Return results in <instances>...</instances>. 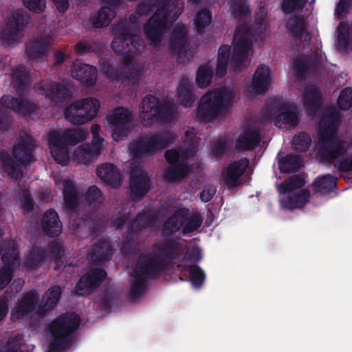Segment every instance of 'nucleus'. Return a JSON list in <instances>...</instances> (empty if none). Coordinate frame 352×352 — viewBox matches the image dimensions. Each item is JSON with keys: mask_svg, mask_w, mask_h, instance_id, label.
I'll use <instances>...</instances> for the list:
<instances>
[{"mask_svg": "<svg viewBox=\"0 0 352 352\" xmlns=\"http://www.w3.org/2000/svg\"><path fill=\"white\" fill-rule=\"evenodd\" d=\"M100 126L94 124L91 127L93 135L92 146L83 144L75 147L73 143L84 141L88 135L82 129L67 130L64 133L52 131L49 136V147L54 160L58 164L66 165L69 160L76 164L87 163L100 154L104 140L99 135Z\"/></svg>", "mask_w": 352, "mask_h": 352, "instance_id": "obj_1", "label": "nucleus"}, {"mask_svg": "<svg viewBox=\"0 0 352 352\" xmlns=\"http://www.w3.org/2000/svg\"><path fill=\"white\" fill-rule=\"evenodd\" d=\"M265 15V9L261 8L254 24V34L246 26H239L234 34L232 47L223 45L219 48L217 75L224 76L228 65L230 69L236 70L249 63L252 54V38L263 39L267 30V24L264 23Z\"/></svg>", "mask_w": 352, "mask_h": 352, "instance_id": "obj_2", "label": "nucleus"}, {"mask_svg": "<svg viewBox=\"0 0 352 352\" xmlns=\"http://www.w3.org/2000/svg\"><path fill=\"white\" fill-rule=\"evenodd\" d=\"M60 296V288L54 286L48 289L43 298L41 304L36 306L38 296L34 293H28L19 301L12 312V320H32L42 317L54 307Z\"/></svg>", "mask_w": 352, "mask_h": 352, "instance_id": "obj_3", "label": "nucleus"}, {"mask_svg": "<svg viewBox=\"0 0 352 352\" xmlns=\"http://www.w3.org/2000/svg\"><path fill=\"white\" fill-rule=\"evenodd\" d=\"M184 3L178 0H160L155 15L144 26V32L153 46L157 45L165 25L175 21L182 13Z\"/></svg>", "mask_w": 352, "mask_h": 352, "instance_id": "obj_4", "label": "nucleus"}, {"mask_svg": "<svg viewBox=\"0 0 352 352\" xmlns=\"http://www.w3.org/2000/svg\"><path fill=\"white\" fill-rule=\"evenodd\" d=\"M233 98L230 88L216 89L206 94L201 99L197 116L206 122L212 121L221 115Z\"/></svg>", "mask_w": 352, "mask_h": 352, "instance_id": "obj_5", "label": "nucleus"}, {"mask_svg": "<svg viewBox=\"0 0 352 352\" xmlns=\"http://www.w3.org/2000/svg\"><path fill=\"white\" fill-rule=\"evenodd\" d=\"M164 258L162 256H143L140 258L131 276L132 296L135 298L144 288V280L148 277H154L155 272L163 268Z\"/></svg>", "mask_w": 352, "mask_h": 352, "instance_id": "obj_6", "label": "nucleus"}, {"mask_svg": "<svg viewBox=\"0 0 352 352\" xmlns=\"http://www.w3.org/2000/svg\"><path fill=\"white\" fill-rule=\"evenodd\" d=\"M99 108L100 102L96 98L78 100L66 108L65 118L73 124H83L96 117Z\"/></svg>", "mask_w": 352, "mask_h": 352, "instance_id": "obj_7", "label": "nucleus"}, {"mask_svg": "<svg viewBox=\"0 0 352 352\" xmlns=\"http://www.w3.org/2000/svg\"><path fill=\"white\" fill-rule=\"evenodd\" d=\"M194 150L195 146L188 153H185L177 150H170L166 152V159L170 164V167L165 175L167 179L177 181L189 173L190 168L187 167V164L193 155Z\"/></svg>", "mask_w": 352, "mask_h": 352, "instance_id": "obj_8", "label": "nucleus"}, {"mask_svg": "<svg viewBox=\"0 0 352 352\" xmlns=\"http://www.w3.org/2000/svg\"><path fill=\"white\" fill-rule=\"evenodd\" d=\"M170 137L169 133L146 136L131 143L129 150L137 157L151 155L164 148L170 142Z\"/></svg>", "mask_w": 352, "mask_h": 352, "instance_id": "obj_9", "label": "nucleus"}, {"mask_svg": "<svg viewBox=\"0 0 352 352\" xmlns=\"http://www.w3.org/2000/svg\"><path fill=\"white\" fill-rule=\"evenodd\" d=\"M188 210L181 208L171 217L164 224V232L170 233L177 231L182 228L184 234L190 233L197 230L202 223V219L199 214H195L187 217Z\"/></svg>", "mask_w": 352, "mask_h": 352, "instance_id": "obj_10", "label": "nucleus"}, {"mask_svg": "<svg viewBox=\"0 0 352 352\" xmlns=\"http://www.w3.org/2000/svg\"><path fill=\"white\" fill-rule=\"evenodd\" d=\"M107 121L112 129V138L115 141L124 138L132 126L131 112L124 107H117L107 115Z\"/></svg>", "mask_w": 352, "mask_h": 352, "instance_id": "obj_11", "label": "nucleus"}, {"mask_svg": "<svg viewBox=\"0 0 352 352\" xmlns=\"http://www.w3.org/2000/svg\"><path fill=\"white\" fill-rule=\"evenodd\" d=\"M3 267L0 270V289L11 280L13 271L19 266L18 253L14 241L5 243L1 248Z\"/></svg>", "mask_w": 352, "mask_h": 352, "instance_id": "obj_12", "label": "nucleus"}, {"mask_svg": "<svg viewBox=\"0 0 352 352\" xmlns=\"http://www.w3.org/2000/svg\"><path fill=\"white\" fill-rule=\"evenodd\" d=\"M26 23L27 19L23 10L13 12L1 30L2 39L8 45L18 42L23 36Z\"/></svg>", "mask_w": 352, "mask_h": 352, "instance_id": "obj_13", "label": "nucleus"}, {"mask_svg": "<svg viewBox=\"0 0 352 352\" xmlns=\"http://www.w3.org/2000/svg\"><path fill=\"white\" fill-rule=\"evenodd\" d=\"M76 331H45V352H66L75 342Z\"/></svg>", "mask_w": 352, "mask_h": 352, "instance_id": "obj_14", "label": "nucleus"}, {"mask_svg": "<svg viewBox=\"0 0 352 352\" xmlns=\"http://www.w3.org/2000/svg\"><path fill=\"white\" fill-rule=\"evenodd\" d=\"M140 109L141 122L144 126H149L160 118L168 120V113H164V107H160L157 98L153 96H148L143 99Z\"/></svg>", "mask_w": 352, "mask_h": 352, "instance_id": "obj_15", "label": "nucleus"}, {"mask_svg": "<svg viewBox=\"0 0 352 352\" xmlns=\"http://www.w3.org/2000/svg\"><path fill=\"white\" fill-rule=\"evenodd\" d=\"M271 82L270 71L266 66H259L256 70L251 85L245 89L248 97L264 92Z\"/></svg>", "mask_w": 352, "mask_h": 352, "instance_id": "obj_16", "label": "nucleus"}, {"mask_svg": "<svg viewBox=\"0 0 352 352\" xmlns=\"http://www.w3.org/2000/svg\"><path fill=\"white\" fill-rule=\"evenodd\" d=\"M249 162L247 159H241L234 162L223 170V182L228 187H234L241 183V175L248 166Z\"/></svg>", "mask_w": 352, "mask_h": 352, "instance_id": "obj_17", "label": "nucleus"}, {"mask_svg": "<svg viewBox=\"0 0 352 352\" xmlns=\"http://www.w3.org/2000/svg\"><path fill=\"white\" fill-rule=\"evenodd\" d=\"M199 259L198 257L187 255L177 265V268L184 273V275L186 276L187 272L189 273L190 281L196 287H199L204 280V274L202 270L197 265H193Z\"/></svg>", "mask_w": 352, "mask_h": 352, "instance_id": "obj_18", "label": "nucleus"}, {"mask_svg": "<svg viewBox=\"0 0 352 352\" xmlns=\"http://www.w3.org/2000/svg\"><path fill=\"white\" fill-rule=\"evenodd\" d=\"M186 34V29L183 28L173 35L171 41L170 50L177 56V58L179 63H184L192 57V52L188 48Z\"/></svg>", "mask_w": 352, "mask_h": 352, "instance_id": "obj_19", "label": "nucleus"}, {"mask_svg": "<svg viewBox=\"0 0 352 352\" xmlns=\"http://www.w3.org/2000/svg\"><path fill=\"white\" fill-rule=\"evenodd\" d=\"M114 34L115 38L112 41L113 50L117 53L131 52L132 50L131 48L126 50L123 45V43H126L127 47H129V42H130L131 47H133L135 36L129 32V28L120 23L115 28Z\"/></svg>", "mask_w": 352, "mask_h": 352, "instance_id": "obj_20", "label": "nucleus"}, {"mask_svg": "<svg viewBox=\"0 0 352 352\" xmlns=\"http://www.w3.org/2000/svg\"><path fill=\"white\" fill-rule=\"evenodd\" d=\"M34 146V144L32 137L24 133L19 142L14 146L13 153L15 158L21 164L32 162V151Z\"/></svg>", "mask_w": 352, "mask_h": 352, "instance_id": "obj_21", "label": "nucleus"}, {"mask_svg": "<svg viewBox=\"0 0 352 352\" xmlns=\"http://www.w3.org/2000/svg\"><path fill=\"white\" fill-rule=\"evenodd\" d=\"M130 186L131 193L135 197L144 195L149 188V179L142 168L136 167L131 173Z\"/></svg>", "mask_w": 352, "mask_h": 352, "instance_id": "obj_22", "label": "nucleus"}, {"mask_svg": "<svg viewBox=\"0 0 352 352\" xmlns=\"http://www.w3.org/2000/svg\"><path fill=\"white\" fill-rule=\"evenodd\" d=\"M106 277L103 270L96 268L85 274L76 285V292L80 295L88 293Z\"/></svg>", "mask_w": 352, "mask_h": 352, "instance_id": "obj_23", "label": "nucleus"}, {"mask_svg": "<svg viewBox=\"0 0 352 352\" xmlns=\"http://www.w3.org/2000/svg\"><path fill=\"white\" fill-rule=\"evenodd\" d=\"M102 71L109 78L112 79L125 78L132 82L136 81L140 75V71L138 69V67L129 63H126L124 67L121 68L120 71L115 72L110 65H104Z\"/></svg>", "mask_w": 352, "mask_h": 352, "instance_id": "obj_24", "label": "nucleus"}, {"mask_svg": "<svg viewBox=\"0 0 352 352\" xmlns=\"http://www.w3.org/2000/svg\"><path fill=\"white\" fill-rule=\"evenodd\" d=\"M72 76L83 83L91 85L96 80V69L77 60L73 64Z\"/></svg>", "mask_w": 352, "mask_h": 352, "instance_id": "obj_25", "label": "nucleus"}, {"mask_svg": "<svg viewBox=\"0 0 352 352\" xmlns=\"http://www.w3.org/2000/svg\"><path fill=\"white\" fill-rule=\"evenodd\" d=\"M103 6L99 10L96 18L93 19L95 28H102L107 25L115 16V8L120 0H102Z\"/></svg>", "mask_w": 352, "mask_h": 352, "instance_id": "obj_26", "label": "nucleus"}, {"mask_svg": "<svg viewBox=\"0 0 352 352\" xmlns=\"http://www.w3.org/2000/svg\"><path fill=\"white\" fill-rule=\"evenodd\" d=\"M280 113L275 118V124L279 128L294 126L298 122L296 109L287 104L279 107Z\"/></svg>", "mask_w": 352, "mask_h": 352, "instance_id": "obj_27", "label": "nucleus"}, {"mask_svg": "<svg viewBox=\"0 0 352 352\" xmlns=\"http://www.w3.org/2000/svg\"><path fill=\"white\" fill-rule=\"evenodd\" d=\"M41 228L45 234L53 236L62 231V224L56 211L47 210L41 219Z\"/></svg>", "mask_w": 352, "mask_h": 352, "instance_id": "obj_28", "label": "nucleus"}, {"mask_svg": "<svg viewBox=\"0 0 352 352\" xmlns=\"http://www.w3.org/2000/svg\"><path fill=\"white\" fill-rule=\"evenodd\" d=\"M261 138L254 128L249 127L243 130L236 141V146L242 149L254 148L260 142Z\"/></svg>", "mask_w": 352, "mask_h": 352, "instance_id": "obj_29", "label": "nucleus"}, {"mask_svg": "<svg viewBox=\"0 0 352 352\" xmlns=\"http://www.w3.org/2000/svg\"><path fill=\"white\" fill-rule=\"evenodd\" d=\"M80 324L79 317L74 314L61 316L54 320L49 330H75Z\"/></svg>", "mask_w": 352, "mask_h": 352, "instance_id": "obj_30", "label": "nucleus"}, {"mask_svg": "<svg viewBox=\"0 0 352 352\" xmlns=\"http://www.w3.org/2000/svg\"><path fill=\"white\" fill-rule=\"evenodd\" d=\"M98 176L104 182L116 186L121 182V176L116 168L111 164H104L97 169Z\"/></svg>", "mask_w": 352, "mask_h": 352, "instance_id": "obj_31", "label": "nucleus"}, {"mask_svg": "<svg viewBox=\"0 0 352 352\" xmlns=\"http://www.w3.org/2000/svg\"><path fill=\"white\" fill-rule=\"evenodd\" d=\"M33 349L32 344H27L23 338L18 334L8 338L3 350L0 352H32Z\"/></svg>", "mask_w": 352, "mask_h": 352, "instance_id": "obj_32", "label": "nucleus"}, {"mask_svg": "<svg viewBox=\"0 0 352 352\" xmlns=\"http://www.w3.org/2000/svg\"><path fill=\"white\" fill-rule=\"evenodd\" d=\"M36 90L52 100L60 99L65 94V88L54 82H42L36 87Z\"/></svg>", "mask_w": 352, "mask_h": 352, "instance_id": "obj_33", "label": "nucleus"}, {"mask_svg": "<svg viewBox=\"0 0 352 352\" xmlns=\"http://www.w3.org/2000/svg\"><path fill=\"white\" fill-rule=\"evenodd\" d=\"M309 192L307 190H302L294 197H288L280 199V205L285 209H294L304 206L308 201Z\"/></svg>", "mask_w": 352, "mask_h": 352, "instance_id": "obj_34", "label": "nucleus"}, {"mask_svg": "<svg viewBox=\"0 0 352 352\" xmlns=\"http://www.w3.org/2000/svg\"><path fill=\"white\" fill-rule=\"evenodd\" d=\"M1 102L7 108L13 109L23 114L30 113L33 107L32 104L28 102L14 100L10 96L2 97Z\"/></svg>", "mask_w": 352, "mask_h": 352, "instance_id": "obj_35", "label": "nucleus"}, {"mask_svg": "<svg viewBox=\"0 0 352 352\" xmlns=\"http://www.w3.org/2000/svg\"><path fill=\"white\" fill-rule=\"evenodd\" d=\"M212 21V15L207 9H204L195 14L193 19V25L198 33H202L205 29L210 25Z\"/></svg>", "mask_w": 352, "mask_h": 352, "instance_id": "obj_36", "label": "nucleus"}, {"mask_svg": "<svg viewBox=\"0 0 352 352\" xmlns=\"http://www.w3.org/2000/svg\"><path fill=\"white\" fill-rule=\"evenodd\" d=\"M177 95L185 107H190L195 98L190 91V81L187 78L182 79L177 88Z\"/></svg>", "mask_w": 352, "mask_h": 352, "instance_id": "obj_37", "label": "nucleus"}, {"mask_svg": "<svg viewBox=\"0 0 352 352\" xmlns=\"http://www.w3.org/2000/svg\"><path fill=\"white\" fill-rule=\"evenodd\" d=\"M63 195L67 206L69 208L74 207L78 202L77 194L72 181L65 179L63 181Z\"/></svg>", "mask_w": 352, "mask_h": 352, "instance_id": "obj_38", "label": "nucleus"}, {"mask_svg": "<svg viewBox=\"0 0 352 352\" xmlns=\"http://www.w3.org/2000/svg\"><path fill=\"white\" fill-rule=\"evenodd\" d=\"M45 259V253L40 248H34L28 255L25 266L27 269L34 270L40 267Z\"/></svg>", "mask_w": 352, "mask_h": 352, "instance_id": "obj_39", "label": "nucleus"}, {"mask_svg": "<svg viewBox=\"0 0 352 352\" xmlns=\"http://www.w3.org/2000/svg\"><path fill=\"white\" fill-rule=\"evenodd\" d=\"M304 184L305 182L301 177L292 176L278 186V191L283 195L290 193L295 189L302 187Z\"/></svg>", "mask_w": 352, "mask_h": 352, "instance_id": "obj_40", "label": "nucleus"}, {"mask_svg": "<svg viewBox=\"0 0 352 352\" xmlns=\"http://www.w3.org/2000/svg\"><path fill=\"white\" fill-rule=\"evenodd\" d=\"M212 69L209 65H202L197 72L196 82L198 87H206L210 82Z\"/></svg>", "mask_w": 352, "mask_h": 352, "instance_id": "obj_41", "label": "nucleus"}, {"mask_svg": "<svg viewBox=\"0 0 352 352\" xmlns=\"http://www.w3.org/2000/svg\"><path fill=\"white\" fill-rule=\"evenodd\" d=\"M54 37L52 36H44L40 40L35 42L31 48L29 50L30 55L32 58L39 57L47 46L54 41Z\"/></svg>", "mask_w": 352, "mask_h": 352, "instance_id": "obj_42", "label": "nucleus"}, {"mask_svg": "<svg viewBox=\"0 0 352 352\" xmlns=\"http://www.w3.org/2000/svg\"><path fill=\"white\" fill-rule=\"evenodd\" d=\"M0 162L5 170L12 178H19V175H21L20 168L17 164L14 163L7 154H1Z\"/></svg>", "mask_w": 352, "mask_h": 352, "instance_id": "obj_43", "label": "nucleus"}, {"mask_svg": "<svg viewBox=\"0 0 352 352\" xmlns=\"http://www.w3.org/2000/svg\"><path fill=\"white\" fill-rule=\"evenodd\" d=\"M335 186V180L330 175H325L318 179L314 183V187L317 192L326 193Z\"/></svg>", "mask_w": 352, "mask_h": 352, "instance_id": "obj_44", "label": "nucleus"}, {"mask_svg": "<svg viewBox=\"0 0 352 352\" xmlns=\"http://www.w3.org/2000/svg\"><path fill=\"white\" fill-rule=\"evenodd\" d=\"M302 162L297 157L287 156L279 162V168L282 172H290L302 166Z\"/></svg>", "mask_w": 352, "mask_h": 352, "instance_id": "obj_45", "label": "nucleus"}, {"mask_svg": "<svg viewBox=\"0 0 352 352\" xmlns=\"http://www.w3.org/2000/svg\"><path fill=\"white\" fill-rule=\"evenodd\" d=\"M349 27L343 23H340L338 27V37H337V46L339 49H344L349 44Z\"/></svg>", "mask_w": 352, "mask_h": 352, "instance_id": "obj_46", "label": "nucleus"}, {"mask_svg": "<svg viewBox=\"0 0 352 352\" xmlns=\"http://www.w3.org/2000/svg\"><path fill=\"white\" fill-rule=\"evenodd\" d=\"M289 28L294 36L302 37L305 34V36H308V34L305 33V24L304 21L300 18H294L289 22Z\"/></svg>", "mask_w": 352, "mask_h": 352, "instance_id": "obj_47", "label": "nucleus"}, {"mask_svg": "<svg viewBox=\"0 0 352 352\" xmlns=\"http://www.w3.org/2000/svg\"><path fill=\"white\" fill-rule=\"evenodd\" d=\"M230 3L236 17L245 16L250 12L245 0H230Z\"/></svg>", "mask_w": 352, "mask_h": 352, "instance_id": "obj_48", "label": "nucleus"}, {"mask_svg": "<svg viewBox=\"0 0 352 352\" xmlns=\"http://www.w3.org/2000/svg\"><path fill=\"white\" fill-rule=\"evenodd\" d=\"M310 142L311 140L308 135L302 133L293 138L292 144L296 151H304L308 148Z\"/></svg>", "mask_w": 352, "mask_h": 352, "instance_id": "obj_49", "label": "nucleus"}, {"mask_svg": "<svg viewBox=\"0 0 352 352\" xmlns=\"http://www.w3.org/2000/svg\"><path fill=\"white\" fill-rule=\"evenodd\" d=\"M338 104L342 109H348L352 105V89L346 88L340 94Z\"/></svg>", "mask_w": 352, "mask_h": 352, "instance_id": "obj_50", "label": "nucleus"}, {"mask_svg": "<svg viewBox=\"0 0 352 352\" xmlns=\"http://www.w3.org/2000/svg\"><path fill=\"white\" fill-rule=\"evenodd\" d=\"M306 0H284L283 10L285 12H293L301 9Z\"/></svg>", "mask_w": 352, "mask_h": 352, "instance_id": "obj_51", "label": "nucleus"}, {"mask_svg": "<svg viewBox=\"0 0 352 352\" xmlns=\"http://www.w3.org/2000/svg\"><path fill=\"white\" fill-rule=\"evenodd\" d=\"M25 6L34 12H43L45 8L44 0H23Z\"/></svg>", "mask_w": 352, "mask_h": 352, "instance_id": "obj_52", "label": "nucleus"}, {"mask_svg": "<svg viewBox=\"0 0 352 352\" xmlns=\"http://www.w3.org/2000/svg\"><path fill=\"white\" fill-rule=\"evenodd\" d=\"M102 199V193L100 190L95 186H91L86 193V200L89 203L100 201Z\"/></svg>", "mask_w": 352, "mask_h": 352, "instance_id": "obj_53", "label": "nucleus"}, {"mask_svg": "<svg viewBox=\"0 0 352 352\" xmlns=\"http://www.w3.org/2000/svg\"><path fill=\"white\" fill-rule=\"evenodd\" d=\"M97 251L98 255L96 257L100 261H104L109 259V255L111 254V252H109V244L107 242H103L98 247Z\"/></svg>", "mask_w": 352, "mask_h": 352, "instance_id": "obj_54", "label": "nucleus"}, {"mask_svg": "<svg viewBox=\"0 0 352 352\" xmlns=\"http://www.w3.org/2000/svg\"><path fill=\"white\" fill-rule=\"evenodd\" d=\"M20 196H21L20 200L21 201V206H22V208H23L24 212H30L32 209L33 205H32V200L29 197V194H28V191H23L21 194Z\"/></svg>", "mask_w": 352, "mask_h": 352, "instance_id": "obj_55", "label": "nucleus"}, {"mask_svg": "<svg viewBox=\"0 0 352 352\" xmlns=\"http://www.w3.org/2000/svg\"><path fill=\"white\" fill-rule=\"evenodd\" d=\"M319 100V96L318 92L314 89H310L305 96V104L308 106L310 103L312 105L316 104Z\"/></svg>", "mask_w": 352, "mask_h": 352, "instance_id": "obj_56", "label": "nucleus"}, {"mask_svg": "<svg viewBox=\"0 0 352 352\" xmlns=\"http://www.w3.org/2000/svg\"><path fill=\"white\" fill-rule=\"evenodd\" d=\"M350 1L351 0H340L336 7L335 14L340 16L343 13H344L349 7Z\"/></svg>", "mask_w": 352, "mask_h": 352, "instance_id": "obj_57", "label": "nucleus"}, {"mask_svg": "<svg viewBox=\"0 0 352 352\" xmlns=\"http://www.w3.org/2000/svg\"><path fill=\"white\" fill-rule=\"evenodd\" d=\"M215 193V190L213 188H206L202 190L201 192V199L204 202L209 201Z\"/></svg>", "mask_w": 352, "mask_h": 352, "instance_id": "obj_58", "label": "nucleus"}, {"mask_svg": "<svg viewBox=\"0 0 352 352\" xmlns=\"http://www.w3.org/2000/svg\"><path fill=\"white\" fill-rule=\"evenodd\" d=\"M58 11L64 12L69 8L68 0H52Z\"/></svg>", "mask_w": 352, "mask_h": 352, "instance_id": "obj_59", "label": "nucleus"}, {"mask_svg": "<svg viewBox=\"0 0 352 352\" xmlns=\"http://www.w3.org/2000/svg\"><path fill=\"white\" fill-rule=\"evenodd\" d=\"M300 60H296L294 62L293 69L296 75H300L305 69L304 63H300Z\"/></svg>", "mask_w": 352, "mask_h": 352, "instance_id": "obj_60", "label": "nucleus"}, {"mask_svg": "<svg viewBox=\"0 0 352 352\" xmlns=\"http://www.w3.org/2000/svg\"><path fill=\"white\" fill-rule=\"evenodd\" d=\"M8 312L7 305L4 302H0V320L5 317Z\"/></svg>", "mask_w": 352, "mask_h": 352, "instance_id": "obj_61", "label": "nucleus"}, {"mask_svg": "<svg viewBox=\"0 0 352 352\" xmlns=\"http://www.w3.org/2000/svg\"><path fill=\"white\" fill-rule=\"evenodd\" d=\"M148 10H150V7L147 4H142L138 10V12L135 14H139L142 16L145 14ZM134 18H136V15L134 16Z\"/></svg>", "mask_w": 352, "mask_h": 352, "instance_id": "obj_62", "label": "nucleus"}, {"mask_svg": "<svg viewBox=\"0 0 352 352\" xmlns=\"http://www.w3.org/2000/svg\"><path fill=\"white\" fill-rule=\"evenodd\" d=\"M76 51L78 54H83L87 52V46L83 43H78L76 47Z\"/></svg>", "mask_w": 352, "mask_h": 352, "instance_id": "obj_63", "label": "nucleus"}, {"mask_svg": "<svg viewBox=\"0 0 352 352\" xmlns=\"http://www.w3.org/2000/svg\"><path fill=\"white\" fill-rule=\"evenodd\" d=\"M62 252H63V249L60 245H58L52 249V253L53 255L55 254L60 255Z\"/></svg>", "mask_w": 352, "mask_h": 352, "instance_id": "obj_64", "label": "nucleus"}]
</instances>
